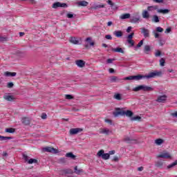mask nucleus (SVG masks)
Here are the masks:
<instances>
[{"mask_svg":"<svg viewBox=\"0 0 177 177\" xmlns=\"http://www.w3.org/2000/svg\"><path fill=\"white\" fill-rule=\"evenodd\" d=\"M162 75V71H154L148 73L147 75H138L133 76L126 77L124 79L118 78L117 76H113L110 78L111 82H122L124 81H132L135 80L136 81H140V80H151L156 78V77H161Z\"/></svg>","mask_w":177,"mask_h":177,"instance_id":"nucleus-1","label":"nucleus"},{"mask_svg":"<svg viewBox=\"0 0 177 177\" xmlns=\"http://www.w3.org/2000/svg\"><path fill=\"white\" fill-rule=\"evenodd\" d=\"M133 91L134 92H139V91H143L144 92H150L151 91H154V88L153 87L143 84L135 87L134 88H133Z\"/></svg>","mask_w":177,"mask_h":177,"instance_id":"nucleus-2","label":"nucleus"},{"mask_svg":"<svg viewBox=\"0 0 177 177\" xmlns=\"http://www.w3.org/2000/svg\"><path fill=\"white\" fill-rule=\"evenodd\" d=\"M113 115L114 117H118L119 115H126V117H129V118H131V117L133 115V112L130 110L123 111H117L115 112H113Z\"/></svg>","mask_w":177,"mask_h":177,"instance_id":"nucleus-3","label":"nucleus"},{"mask_svg":"<svg viewBox=\"0 0 177 177\" xmlns=\"http://www.w3.org/2000/svg\"><path fill=\"white\" fill-rule=\"evenodd\" d=\"M42 151H44V153H52L53 154H57V153H59V150L51 147H46L42 148Z\"/></svg>","mask_w":177,"mask_h":177,"instance_id":"nucleus-4","label":"nucleus"},{"mask_svg":"<svg viewBox=\"0 0 177 177\" xmlns=\"http://www.w3.org/2000/svg\"><path fill=\"white\" fill-rule=\"evenodd\" d=\"M98 157H102V160H109L110 158V153H104V151L101 149L97 153Z\"/></svg>","mask_w":177,"mask_h":177,"instance_id":"nucleus-5","label":"nucleus"},{"mask_svg":"<svg viewBox=\"0 0 177 177\" xmlns=\"http://www.w3.org/2000/svg\"><path fill=\"white\" fill-rule=\"evenodd\" d=\"M164 31V29L160 26L156 27V30L152 31V34L154 35L155 38H160V33L158 32H162Z\"/></svg>","mask_w":177,"mask_h":177,"instance_id":"nucleus-6","label":"nucleus"},{"mask_svg":"<svg viewBox=\"0 0 177 177\" xmlns=\"http://www.w3.org/2000/svg\"><path fill=\"white\" fill-rule=\"evenodd\" d=\"M67 3L55 2L53 4L52 8L53 9H57V8H67Z\"/></svg>","mask_w":177,"mask_h":177,"instance_id":"nucleus-7","label":"nucleus"},{"mask_svg":"<svg viewBox=\"0 0 177 177\" xmlns=\"http://www.w3.org/2000/svg\"><path fill=\"white\" fill-rule=\"evenodd\" d=\"M141 34L143 35L144 38H149L150 37V30L145 28H141Z\"/></svg>","mask_w":177,"mask_h":177,"instance_id":"nucleus-8","label":"nucleus"},{"mask_svg":"<svg viewBox=\"0 0 177 177\" xmlns=\"http://www.w3.org/2000/svg\"><path fill=\"white\" fill-rule=\"evenodd\" d=\"M86 42H87L86 44H85V48H89V45L90 46H93L95 45V42H93L92 41V37H87L86 39H85Z\"/></svg>","mask_w":177,"mask_h":177,"instance_id":"nucleus-9","label":"nucleus"},{"mask_svg":"<svg viewBox=\"0 0 177 177\" xmlns=\"http://www.w3.org/2000/svg\"><path fill=\"white\" fill-rule=\"evenodd\" d=\"M167 97L168 96L167 95H160L158 97L156 102H158V103H165V102L167 101Z\"/></svg>","mask_w":177,"mask_h":177,"instance_id":"nucleus-10","label":"nucleus"},{"mask_svg":"<svg viewBox=\"0 0 177 177\" xmlns=\"http://www.w3.org/2000/svg\"><path fill=\"white\" fill-rule=\"evenodd\" d=\"M158 158H171V154L168 152H163L158 156Z\"/></svg>","mask_w":177,"mask_h":177,"instance_id":"nucleus-11","label":"nucleus"},{"mask_svg":"<svg viewBox=\"0 0 177 177\" xmlns=\"http://www.w3.org/2000/svg\"><path fill=\"white\" fill-rule=\"evenodd\" d=\"M75 64L77 66V67H80V68H83V67H85V62L82 59L75 61Z\"/></svg>","mask_w":177,"mask_h":177,"instance_id":"nucleus-12","label":"nucleus"},{"mask_svg":"<svg viewBox=\"0 0 177 177\" xmlns=\"http://www.w3.org/2000/svg\"><path fill=\"white\" fill-rule=\"evenodd\" d=\"M80 132H82V129L75 128V129H70L71 135H77V133H80Z\"/></svg>","mask_w":177,"mask_h":177,"instance_id":"nucleus-13","label":"nucleus"},{"mask_svg":"<svg viewBox=\"0 0 177 177\" xmlns=\"http://www.w3.org/2000/svg\"><path fill=\"white\" fill-rule=\"evenodd\" d=\"M142 17L145 20H149L150 19V13H149L148 10H145L142 12Z\"/></svg>","mask_w":177,"mask_h":177,"instance_id":"nucleus-14","label":"nucleus"},{"mask_svg":"<svg viewBox=\"0 0 177 177\" xmlns=\"http://www.w3.org/2000/svg\"><path fill=\"white\" fill-rule=\"evenodd\" d=\"M140 21V17H131V23H133L134 24H136V23H139Z\"/></svg>","mask_w":177,"mask_h":177,"instance_id":"nucleus-15","label":"nucleus"},{"mask_svg":"<svg viewBox=\"0 0 177 177\" xmlns=\"http://www.w3.org/2000/svg\"><path fill=\"white\" fill-rule=\"evenodd\" d=\"M70 42L71 44H73L74 45H79L80 44V40H78L76 37H71Z\"/></svg>","mask_w":177,"mask_h":177,"instance_id":"nucleus-16","label":"nucleus"},{"mask_svg":"<svg viewBox=\"0 0 177 177\" xmlns=\"http://www.w3.org/2000/svg\"><path fill=\"white\" fill-rule=\"evenodd\" d=\"M77 5L79 6H88L89 5V3L85 0L80 1L77 3Z\"/></svg>","mask_w":177,"mask_h":177,"instance_id":"nucleus-17","label":"nucleus"},{"mask_svg":"<svg viewBox=\"0 0 177 177\" xmlns=\"http://www.w3.org/2000/svg\"><path fill=\"white\" fill-rule=\"evenodd\" d=\"M153 10H158V6H151L147 7L148 12H153Z\"/></svg>","mask_w":177,"mask_h":177,"instance_id":"nucleus-18","label":"nucleus"},{"mask_svg":"<svg viewBox=\"0 0 177 177\" xmlns=\"http://www.w3.org/2000/svg\"><path fill=\"white\" fill-rule=\"evenodd\" d=\"M111 50L112 52H115L117 53H124V49L120 47H118L116 48H112Z\"/></svg>","mask_w":177,"mask_h":177,"instance_id":"nucleus-19","label":"nucleus"},{"mask_svg":"<svg viewBox=\"0 0 177 177\" xmlns=\"http://www.w3.org/2000/svg\"><path fill=\"white\" fill-rule=\"evenodd\" d=\"M113 35H115V37H117V38H121V37H122V31L115 30L113 32Z\"/></svg>","mask_w":177,"mask_h":177,"instance_id":"nucleus-20","label":"nucleus"},{"mask_svg":"<svg viewBox=\"0 0 177 177\" xmlns=\"http://www.w3.org/2000/svg\"><path fill=\"white\" fill-rule=\"evenodd\" d=\"M100 133H103L104 135H109L110 133V130L108 129H100Z\"/></svg>","mask_w":177,"mask_h":177,"instance_id":"nucleus-21","label":"nucleus"},{"mask_svg":"<svg viewBox=\"0 0 177 177\" xmlns=\"http://www.w3.org/2000/svg\"><path fill=\"white\" fill-rule=\"evenodd\" d=\"M129 17H131V14L129 13L123 14L120 16L121 20H125V19H129Z\"/></svg>","mask_w":177,"mask_h":177,"instance_id":"nucleus-22","label":"nucleus"},{"mask_svg":"<svg viewBox=\"0 0 177 177\" xmlns=\"http://www.w3.org/2000/svg\"><path fill=\"white\" fill-rule=\"evenodd\" d=\"M150 50H151L150 46L145 45L144 46V52L146 53V55H149V53H150Z\"/></svg>","mask_w":177,"mask_h":177,"instance_id":"nucleus-23","label":"nucleus"},{"mask_svg":"<svg viewBox=\"0 0 177 177\" xmlns=\"http://www.w3.org/2000/svg\"><path fill=\"white\" fill-rule=\"evenodd\" d=\"M5 77H16V73L15 72H5L4 73Z\"/></svg>","mask_w":177,"mask_h":177,"instance_id":"nucleus-24","label":"nucleus"},{"mask_svg":"<svg viewBox=\"0 0 177 177\" xmlns=\"http://www.w3.org/2000/svg\"><path fill=\"white\" fill-rule=\"evenodd\" d=\"M158 13H162L163 15H167L169 13V10L168 9H158Z\"/></svg>","mask_w":177,"mask_h":177,"instance_id":"nucleus-25","label":"nucleus"},{"mask_svg":"<svg viewBox=\"0 0 177 177\" xmlns=\"http://www.w3.org/2000/svg\"><path fill=\"white\" fill-rule=\"evenodd\" d=\"M21 122L24 125H30V119H28V118H22Z\"/></svg>","mask_w":177,"mask_h":177,"instance_id":"nucleus-26","label":"nucleus"},{"mask_svg":"<svg viewBox=\"0 0 177 177\" xmlns=\"http://www.w3.org/2000/svg\"><path fill=\"white\" fill-rule=\"evenodd\" d=\"M3 97L5 100H8V102H12V100L15 99V97H13V95H4Z\"/></svg>","mask_w":177,"mask_h":177,"instance_id":"nucleus-27","label":"nucleus"},{"mask_svg":"<svg viewBox=\"0 0 177 177\" xmlns=\"http://www.w3.org/2000/svg\"><path fill=\"white\" fill-rule=\"evenodd\" d=\"M84 172V170L82 169H78V167L76 166L75 167V174L77 175H80Z\"/></svg>","mask_w":177,"mask_h":177,"instance_id":"nucleus-28","label":"nucleus"},{"mask_svg":"<svg viewBox=\"0 0 177 177\" xmlns=\"http://www.w3.org/2000/svg\"><path fill=\"white\" fill-rule=\"evenodd\" d=\"M155 143H156V145H157V146H161L162 145V143H164V140H162L161 138L156 139L155 140Z\"/></svg>","mask_w":177,"mask_h":177,"instance_id":"nucleus-29","label":"nucleus"},{"mask_svg":"<svg viewBox=\"0 0 177 177\" xmlns=\"http://www.w3.org/2000/svg\"><path fill=\"white\" fill-rule=\"evenodd\" d=\"M176 165H177V160L167 165V169H172V168H174Z\"/></svg>","mask_w":177,"mask_h":177,"instance_id":"nucleus-30","label":"nucleus"},{"mask_svg":"<svg viewBox=\"0 0 177 177\" xmlns=\"http://www.w3.org/2000/svg\"><path fill=\"white\" fill-rule=\"evenodd\" d=\"M66 157L68 158H72V160H75V155L73 154V152H69L66 154Z\"/></svg>","mask_w":177,"mask_h":177,"instance_id":"nucleus-31","label":"nucleus"},{"mask_svg":"<svg viewBox=\"0 0 177 177\" xmlns=\"http://www.w3.org/2000/svg\"><path fill=\"white\" fill-rule=\"evenodd\" d=\"M140 120H142V117H140L139 115L134 116L131 118V121H140Z\"/></svg>","mask_w":177,"mask_h":177,"instance_id":"nucleus-32","label":"nucleus"},{"mask_svg":"<svg viewBox=\"0 0 177 177\" xmlns=\"http://www.w3.org/2000/svg\"><path fill=\"white\" fill-rule=\"evenodd\" d=\"M114 99L116 100H121L122 99V97H121V94L116 93L113 95Z\"/></svg>","mask_w":177,"mask_h":177,"instance_id":"nucleus-33","label":"nucleus"},{"mask_svg":"<svg viewBox=\"0 0 177 177\" xmlns=\"http://www.w3.org/2000/svg\"><path fill=\"white\" fill-rule=\"evenodd\" d=\"M15 129L13 128H8V129H6V132H7L8 133H15Z\"/></svg>","mask_w":177,"mask_h":177,"instance_id":"nucleus-34","label":"nucleus"},{"mask_svg":"<svg viewBox=\"0 0 177 177\" xmlns=\"http://www.w3.org/2000/svg\"><path fill=\"white\" fill-rule=\"evenodd\" d=\"M152 21H153L154 23L160 22V19L158 18V16L153 15V19H152Z\"/></svg>","mask_w":177,"mask_h":177,"instance_id":"nucleus-35","label":"nucleus"},{"mask_svg":"<svg viewBox=\"0 0 177 177\" xmlns=\"http://www.w3.org/2000/svg\"><path fill=\"white\" fill-rule=\"evenodd\" d=\"M28 162L29 164H34V163L38 162V160H37V159L31 158V159H30V160H28Z\"/></svg>","mask_w":177,"mask_h":177,"instance_id":"nucleus-36","label":"nucleus"},{"mask_svg":"<svg viewBox=\"0 0 177 177\" xmlns=\"http://www.w3.org/2000/svg\"><path fill=\"white\" fill-rule=\"evenodd\" d=\"M127 43L130 45L129 46H133L135 45V41L133 39H127Z\"/></svg>","mask_w":177,"mask_h":177,"instance_id":"nucleus-37","label":"nucleus"},{"mask_svg":"<svg viewBox=\"0 0 177 177\" xmlns=\"http://www.w3.org/2000/svg\"><path fill=\"white\" fill-rule=\"evenodd\" d=\"M160 65L161 67H164V66H165V59H164V58H161L160 59Z\"/></svg>","mask_w":177,"mask_h":177,"instance_id":"nucleus-38","label":"nucleus"},{"mask_svg":"<svg viewBox=\"0 0 177 177\" xmlns=\"http://www.w3.org/2000/svg\"><path fill=\"white\" fill-rule=\"evenodd\" d=\"M10 139H12V138L10 137H5V136H0V140H8Z\"/></svg>","mask_w":177,"mask_h":177,"instance_id":"nucleus-39","label":"nucleus"},{"mask_svg":"<svg viewBox=\"0 0 177 177\" xmlns=\"http://www.w3.org/2000/svg\"><path fill=\"white\" fill-rule=\"evenodd\" d=\"M64 174H73V170L71 169H64Z\"/></svg>","mask_w":177,"mask_h":177,"instance_id":"nucleus-40","label":"nucleus"},{"mask_svg":"<svg viewBox=\"0 0 177 177\" xmlns=\"http://www.w3.org/2000/svg\"><path fill=\"white\" fill-rule=\"evenodd\" d=\"M65 97H66V99H68V100H71V99H73V95H68V94L66 95Z\"/></svg>","mask_w":177,"mask_h":177,"instance_id":"nucleus-41","label":"nucleus"},{"mask_svg":"<svg viewBox=\"0 0 177 177\" xmlns=\"http://www.w3.org/2000/svg\"><path fill=\"white\" fill-rule=\"evenodd\" d=\"M14 84H13V82H8V84H7V87L8 88H13V86H14Z\"/></svg>","mask_w":177,"mask_h":177,"instance_id":"nucleus-42","label":"nucleus"},{"mask_svg":"<svg viewBox=\"0 0 177 177\" xmlns=\"http://www.w3.org/2000/svg\"><path fill=\"white\" fill-rule=\"evenodd\" d=\"M155 56H156V57H158L161 56V51L157 50L155 53Z\"/></svg>","mask_w":177,"mask_h":177,"instance_id":"nucleus-43","label":"nucleus"},{"mask_svg":"<svg viewBox=\"0 0 177 177\" xmlns=\"http://www.w3.org/2000/svg\"><path fill=\"white\" fill-rule=\"evenodd\" d=\"M143 45V40L140 41V42L138 44L137 46L136 47V48H140Z\"/></svg>","mask_w":177,"mask_h":177,"instance_id":"nucleus-44","label":"nucleus"},{"mask_svg":"<svg viewBox=\"0 0 177 177\" xmlns=\"http://www.w3.org/2000/svg\"><path fill=\"white\" fill-rule=\"evenodd\" d=\"M66 17H68V19H73V17H74V15L71 13H68L66 15Z\"/></svg>","mask_w":177,"mask_h":177,"instance_id":"nucleus-45","label":"nucleus"},{"mask_svg":"<svg viewBox=\"0 0 177 177\" xmlns=\"http://www.w3.org/2000/svg\"><path fill=\"white\" fill-rule=\"evenodd\" d=\"M133 35H134L133 32L131 33L127 36V39H132V38H133Z\"/></svg>","mask_w":177,"mask_h":177,"instance_id":"nucleus-46","label":"nucleus"},{"mask_svg":"<svg viewBox=\"0 0 177 177\" xmlns=\"http://www.w3.org/2000/svg\"><path fill=\"white\" fill-rule=\"evenodd\" d=\"M105 38H106V39H109V40L113 39V37H111V35H106L105 36Z\"/></svg>","mask_w":177,"mask_h":177,"instance_id":"nucleus-47","label":"nucleus"},{"mask_svg":"<svg viewBox=\"0 0 177 177\" xmlns=\"http://www.w3.org/2000/svg\"><path fill=\"white\" fill-rule=\"evenodd\" d=\"M113 62H114V59H108L106 60V63H108V64L113 63Z\"/></svg>","mask_w":177,"mask_h":177,"instance_id":"nucleus-48","label":"nucleus"},{"mask_svg":"<svg viewBox=\"0 0 177 177\" xmlns=\"http://www.w3.org/2000/svg\"><path fill=\"white\" fill-rule=\"evenodd\" d=\"M107 3H108V5H110L111 6H114V3H113V1H111V0H108Z\"/></svg>","mask_w":177,"mask_h":177,"instance_id":"nucleus-49","label":"nucleus"},{"mask_svg":"<svg viewBox=\"0 0 177 177\" xmlns=\"http://www.w3.org/2000/svg\"><path fill=\"white\" fill-rule=\"evenodd\" d=\"M153 2H156V3H162L164 0H153Z\"/></svg>","mask_w":177,"mask_h":177,"instance_id":"nucleus-50","label":"nucleus"},{"mask_svg":"<svg viewBox=\"0 0 177 177\" xmlns=\"http://www.w3.org/2000/svg\"><path fill=\"white\" fill-rule=\"evenodd\" d=\"M101 8H104V5H97L95 7V9Z\"/></svg>","mask_w":177,"mask_h":177,"instance_id":"nucleus-51","label":"nucleus"},{"mask_svg":"<svg viewBox=\"0 0 177 177\" xmlns=\"http://www.w3.org/2000/svg\"><path fill=\"white\" fill-rule=\"evenodd\" d=\"M165 32V34L171 32V28H167Z\"/></svg>","mask_w":177,"mask_h":177,"instance_id":"nucleus-52","label":"nucleus"},{"mask_svg":"<svg viewBox=\"0 0 177 177\" xmlns=\"http://www.w3.org/2000/svg\"><path fill=\"white\" fill-rule=\"evenodd\" d=\"M105 122H106L107 124H110V125H111L112 124L111 120L109 119H106Z\"/></svg>","mask_w":177,"mask_h":177,"instance_id":"nucleus-53","label":"nucleus"},{"mask_svg":"<svg viewBox=\"0 0 177 177\" xmlns=\"http://www.w3.org/2000/svg\"><path fill=\"white\" fill-rule=\"evenodd\" d=\"M115 151L112 150V151H110L108 154H109V156L110 155L111 156V155L115 154Z\"/></svg>","mask_w":177,"mask_h":177,"instance_id":"nucleus-54","label":"nucleus"},{"mask_svg":"<svg viewBox=\"0 0 177 177\" xmlns=\"http://www.w3.org/2000/svg\"><path fill=\"white\" fill-rule=\"evenodd\" d=\"M131 30H132V27L131 26H129L127 29V32H131Z\"/></svg>","mask_w":177,"mask_h":177,"instance_id":"nucleus-55","label":"nucleus"},{"mask_svg":"<svg viewBox=\"0 0 177 177\" xmlns=\"http://www.w3.org/2000/svg\"><path fill=\"white\" fill-rule=\"evenodd\" d=\"M41 118H42V120H46V114L43 113L41 115Z\"/></svg>","mask_w":177,"mask_h":177,"instance_id":"nucleus-56","label":"nucleus"},{"mask_svg":"<svg viewBox=\"0 0 177 177\" xmlns=\"http://www.w3.org/2000/svg\"><path fill=\"white\" fill-rule=\"evenodd\" d=\"M109 72L111 74H113V73H114V69H113L112 68H111L109 69Z\"/></svg>","mask_w":177,"mask_h":177,"instance_id":"nucleus-57","label":"nucleus"},{"mask_svg":"<svg viewBox=\"0 0 177 177\" xmlns=\"http://www.w3.org/2000/svg\"><path fill=\"white\" fill-rule=\"evenodd\" d=\"M24 158L25 161H28V156H27V155H24Z\"/></svg>","mask_w":177,"mask_h":177,"instance_id":"nucleus-58","label":"nucleus"},{"mask_svg":"<svg viewBox=\"0 0 177 177\" xmlns=\"http://www.w3.org/2000/svg\"><path fill=\"white\" fill-rule=\"evenodd\" d=\"M107 26H108V27H111V26H113V21H109L107 23Z\"/></svg>","mask_w":177,"mask_h":177,"instance_id":"nucleus-59","label":"nucleus"},{"mask_svg":"<svg viewBox=\"0 0 177 177\" xmlns=\"http://www.w3.org/2000/svg\"><path fill=\"white\" fill-rule=\"evenodd\" d=\"M171 115H172L173 117H176V118H177V111H176V112H174V113H171Z\"/></svg>","mask_w":177,"mask_h":177,"instance_id":"nucleus-60","label":"nucleus"},{"mask_svg":"<svg viewBox=\"0 0 177 177\" xmlns=\"http://www.w3.org/2000/svg\"><path fill=\"white\" fill-rule=\"evenodd\" d=\"M138 171H143V167H140L138 168Z\"/></svg>","mask_w":177,"mask_h":177,"instance_id":"nucleus-61","label":"nucleus"},{"mask_svg":"<svg viewBox=\"0 0 177 177\" xmlns=\"http://www.w3.org/2000/svg\"><path fill=\"white\" fill-rule=\"evenodd\" d=\"M6 156H8V153H6V152H3V157H6Z\"/></svg>","mask_w":177,"mask_h":177,"instance_id":"nucleus-62","label":"nucleus"},{"mask_svg":"<svg viewBox=\"0 0 177 177\" xmlns=\"http://www.w3.org/2000/svg\"><path fill=\"white\" fill-rule=\"evenodd\" d=\"M24 35V32H19V36L23 37Z\"/></svg>","mask_w":177,"mask_h":177,"instance_id":"nucleus-63","label":"nucleus"},{"mask_svg":"<svg viewBox=\"0 0 177 177\" xmlns=\"http://www.w3.org/2000/svg\"><path fill=\"white\" fill-rule=\"evenodd\" d=\"M102 46H103V48H107V44H102Z\"/></svg>","mask_w":177,"mask_h":177,"instance_id":"nucleus-64","label":"nucleus"}]
</instances>
